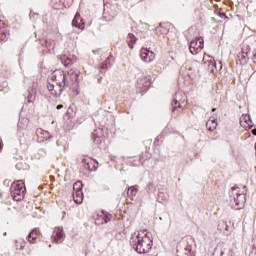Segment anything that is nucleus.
Instances as JSON below:
<instances>
[{"instance_id":"9d476101","label":"nucleus","mask_w":256,"mask_h":256,"mask_svg":"<svg viewBox=\"0 0 256 256\" xmlns=\"http://www.w3.org/2000/svg\"><path fill=\"white\" fill-rule=\"evenodd\" d=\"M41 237V230L34 228L28 235V241L31 245H35Z\"/></svg>"},{"instance_id":"4468645a","label":"nucleus","mask_w":256,"mask_h":256,"mask_svg":"<svg viewBox=\"0 0 256 256\" xmlns=\"http://www.w3.org/2000/svg\"><path fill=\"white\" fill-rule=\"evenodd\" d=\"M206 128L208 131H215V129H217V120H215V118H210L206 122Z\"/></svg>"},{"instance_id":"423d86ee","label":"nucleus","mask_w":256,"mask_h":256,"mask_svg":"<svg viewBox=\"0 0 256 256\" xmlns=\"http://www.w3.org/2000/svg\"><path fill=\"white\" fill-rule=\"evenodd\" d=\"M51 241L52 243H56V245L65 241V231L63 230V227H55L53 229Z\"/></svg>"},{"instance_id":"aec40b11","label":"nucleus","mask_w":256,"mask_h":256,"mask_svg":"<svg viewBox=\"0 0 256 256\" xmlns=\"http://www.w3.org/2000/svg\"><path fill=\"white\" fill-rule=\"evenodd\" d=\"M83 191V183L81 181H77L73 185V193Z\"/></svg>"},{"instance_id":"c85d7f7f","label":"nucleus","mask_w":256,"mask_h":256,"mask_svg":"<svg viewBox=\"0 0 256 256\" xmlns=\"http://www.w3.org/2000/svg\"><path fill=\"white\" fill-rule=\"evenodd\" d=\"M215 111H216V109H215V108H213V109H212V113H215Z\"/></svg>"},{"instance_id":"39448f33","label":"nucleus","mask_w":256,"mask_h":256,"mask_svg":"<svg viewBox=\"0 0 256 256\" xmlns=\"http://www.w3.org/2000/svg\"><path fill=\"white\" fill-rule=\"evenodd\" d=\"M52 79L56 82V85L58 87H62V89H65L67 85V77L65 76V72L61 70L54 71L52 74Z\"/></svg>"},{"instance_id":"5701e85b","label":"nucleus","mask_w":256,"mask_h":256,"mask_svg":"<svg viewBox=\"0 0 256 256\" xmlns=\"http://www.w3.org/2000/svg\"><path fill=\"white\" fill-rule=\"evenodd\" d=\"M0 29H7V22L0 20Z\"/></svg>"},{"instance_id":"f8f14e48","label":"nucleus","mask_w":256,"mask_h":256,"mask_svg":"<svg viewBox=\"0 0 256 256\" xmlns=\"http://www.w3.org/2000/svg\"><path fill=\"white\" fill-rule=\"evenodd\" d=\"M72 26L77 27L81 31L85 29V22L83 21V18H81V14H79V12L76 13L72 21Z\"/></svg>"},{"instance_id":"dca6fc26","label":"nucleus","mask_w":256,"mask_h":256,"mask_svg":"<svg viewBox=\"0 0 256 256\" xmlns=\"http://www.w3.org/2000/svg\"><path fill=\"white\" fill-rule=\"evenodd\" d=\"M73 200L77 205H81L83 203V191L73 192Z\"/></svg>"},{"instance_id":"6ab92c4d","label":"nucleus","mask_w":256,"mask_h":256,"mask_svg":"<svg viewBox=\"0 0 256 256\" xmlns=\"http://www.w3.org/2000/svg\"><path fill=\"white\" fill-rule=\"evenodd\" d=\"M215 15H218V17H220V19H225L226 21L229 20V17H227V14H225L224 12H221V9L216 8L214 10Z\"/></svg>"},{"instance_id":"4be33fe9","label":"nucleus","mask_w":256,"mask_h":256,"mask_svg":"<svg viewBox=\"0 0 256 256\" xmlns=\"http://www.w3.org/2000/svg\"><path fill=\"white\" fill-rule=\"evenodd\" d=\"M177 255L178 256H189L190 253H189V250H187V249H184V252L182 250H177Z\"/></svg>"},{"instance_id":"a211bd4d","label":"nucleus","mask_w":256,"mask_h":256,"mask_svg":"<svg viewBox=\"0 0 256 256\" xmlns=\"http://www.w3.org/2000/svg\"><path fill=\"white\" fill-rule=\"evenodd\" d=\"M138 191L139 190L135 186L129 187L128 191H127V195H128V197L133 199V197H135V195H137Z\"/></svg>"},{"instance_id":"cd10ccee","label":"nucleus","mask_w":256,"mask_h":256,"mask_svg":"<svg viewBox=\"0 0 256 256\" xmlns=\"http://www.w3.org/2000/svg\"><path fill=\"white\" fill-rule=\"evenodd\" d=\"M252 135L256 136V128L252 130Z\"/></svg>"},{"instance_id":"c756f323","label":"nucleus","mask_w":256,"mask_h":256,"mask_svg":"<svg viewBox=\"0 0 256 256\" xmlns=\"http://www.w3.org/2000/svg\"><path fill=\"white\" fill-rule=\"evenodd\" d=\"M1 149H3V145H1V143H0V151H1Z\"/></svg>"},{"instance_id":"f03ea898","label":"nucleus","mask_w":256,"mask_h":256,"mask_svg":"<svg viewBox=\"0 0 256 256\" xmlns=\"http://www.w3.org/2000/svg\"><path fill=\"white\" fill-rule=\"evenodd\" d=\"M10 193L14 201H23V199H25V193H27L25 182H23V180L14 181L11 184Z\"/></svg>"},{"instance_id":"20e7f679","label":"nucleus","mask_w":256,"mask_h":256,"mask_svg":"<svg viewBox=\"0 0 256 256\" xmlns=\"http://www.w3.org/2000/svg\"><path fill=\"white\" fill-rule=\"evenodd\" d=\"M186 105H187V97H185V95L181 93H177L172 102V111L175 112L177 111V109H180V111H183Z\"/></svg>"},{"instance_id":"7ed1b4c3","label":"nucleus","mask_w":256,"mask_h":256,"mask_svg":"<svg viewBox=\"0 0 256 256\" xmlns=\"http://www.w3.org/2000/svg\"><path fill=\"white\" fill-rule=\"evenodd\" d=\"M205 41L203 37L195 38L190 42L189 51L192 55H199L200 51H203Z\"/></svg>"},{"instance_id":"6e6552de","label":"nucleus","mask_w":256,"mask_h":256,"mask_svg":"<svg viewBox=\"0 0 256 256\" xmlns=\"http://www.w3.org/2000/svg\"><path fill=\"white\" fill-rule=\"evenodd\" d=\"M140 57L144 63H151V61H155V53L149 51L147 48H142L140 50Z\"/></svg>"},{"instance_id":"0eeeda50","label":"nucleus","mask_w":256,"mask_h":256,"mask_svg":"<svg viewBox=\"0 0 256 256\" xmlns=\"http://www.w3.org/2000/svg\"><path fill=\"white\" fill-rule=\"evenodd\" d=\"M82 165L87 171H97V167H99V163L89 156L83 157Z\"/></svg>"},{"instance_id":"393cba45","label":"nucleus","mask_w":256,"mask_h":256,"mask_svg":"<svg viewBox=\"0 0 256 256\" xmlns=\"http://www.w3.org/2000/svg\"><path fill=\"white\" fill-rule=\"evenodd\" d=\"M62 63L65 65V67H67L69 65V63H71V60L67 59L65 60V56L62 58Z\"/></svg>"},{"instance_id":"9b49d317","label":"nucleus","mask_w":256,"mask_h":256,"mask_svg":"<svg viewBox=\"0 0 256 256\" xmlns=\"http://www.w3.org/2000/svg\"><path fill=\"white\" fill-rule=\"evenodd\" d=\"M240 125L245 129L246 131L248 129H251L253 127V121H251V116L244 114L240 117Z\"/></svg>"},{"instance_id":"f3484780","label":"nucleus","mask_w":256,"mask_h":256,"mask_svg":"<svg viewBox=\"0 0 256 256\" xmlns=\"http://www.w3.org/2000/svg\"><path fill=\"white\" fill-rule=\"evenodd\" d=\"M127 43H128V46L130 47V49H133V45H135V43H137V37H135L134 34L129 33L128 37H127Z\"/></svg>"},{"instance_id":"b1692460","label":"nucleus","mask_w":256,"mask_h":256,"mask_svg":"<svg viewBox=\"0 0 256 256\" xmlns=\"http://www.w3.org/2000/svg\"><path fill=\"white\" fill-rule=\"evenodd\" d=\"M46 47L48 49H54L55 48V43H53V45H51V41H46Z\"/></svg>"},{"instance_id":"1a4fd4ad","label":"nucleus","mask_w":256,"mask_h":256,"mask_svg":"<svg viewBox=\"0 0 256 256\" xmlns=\"http://www.w3.org/2000/svg\"><path fill=\"white\" fill-rule=\"evenodd\" d=\"M203 63L206 65L208 71H211L212 73L215 71V69H217V64L214 57L205 54L203 57Z\"/></svg>"},{"instance_id":"a878e982","label":"nucleus","mask_w":256,"mask_h":256,"mask_svg":"<svg viewBox=\"0 0 256 256\" xmlns=\"http://www.w3.org/2000/svg\"><path fill=\"white\" fill-rule=\"evenodd\" d=\"M16 169H18L19 171H21V169H23V163L19 162L16 164Z\"/></svg>"},{"instance_id":"412c9836","label":"nucleus","mask_w":256,"mask_h":256,"mask_svg":"<svg viewBox=\"0 0 256 256\" xmlns=\"http://www.w3.org/2000/svg\"><path fill=\"white\" fill-rule=\"evenodd\" d=\"M7 29L5 28H0V43L3 42V41H7Z\"/></svg>"},{"instance_id":"ddd939ff","label":"nucleus","mask_w":256,"mask_h":256,"mask_svg":"<svg viewBox=\"0 0 256 256\" xmlns=\"http://www.w3.org/2000/svg\"><path fill=\"white\" fill-rule=\"evenodd\" d=\"M48 91L52 95V97H61V93H63V88L61 86L55 87V85L49 84Z\"/></svg>"},{"instance_id":"bb28decb","label":"nucleus","mask_w":256,"mask_h":256,"mask_svg":"<svg viewBox=\"0 0 256 256\" xmlns=\"http://www.w3.org/2000/svg\"><path fill=\"white\" fill-rule=\"evenodd\" d=\"M56 109H63V105H61V104H59L57 107H56Z\"/></svg>"},{"instance_id":"7c9ffc66","label":"nucleus","mask_w":256,"mask_h":256,"mask_svg":"<svg viewBox=\"0 0 256 256\" xmlns=\"http://www.w3.org/2000/svg\"><path fill=\"white\" fill-rule=\"evenodd\" d=\"M215 1L219 2V1H221V0H215Z\"/></svg>"},{"instance_id":"2f4dec72","label":"nucleus","mask_w":256,"mask_h":256,"mask_svg":"<svg viewBox=\"0 0 256 256\" xmlns=\"http://www.w3.org/2000/svg\"><path fill=\"white\" fill-rule=\"evenodd\" d=\"M255 172H256V166H255Z\"/></svg>"},{"instance_id":"f257e3e1","label":"nucleus","mask_w":256,"mask_h":256,"mask_svg":"<svg viewBox=\"0 0 256 256\" xmlns=\"http://www.w3.org/2000/svg\"><path fill=\"white\" fill-rule=\"evenodd\" d=\"M132 247L137 253H149L153 247V240H151V237H149L146 232H140L134 239H132Z\"/></svg>"},{"instance_id":"2eb2a0df","label":"nucleus","mask_w":256,"mask_h":256,"mask_svg":"<svg viewBox=\"0 0 256 256\" xmlns=\"http://www.w3.org/2000/svg\"><path fill=\"white\" fill-rule=\"evenodd\" d=\"M234 201L236 203L237 209H240V207H243V205H245V195L239 194L236 198H234Z\"/></svg>"}]
</instances>
